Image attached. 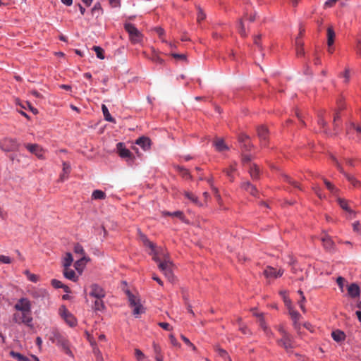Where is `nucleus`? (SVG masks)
Instances as JSON below:
<instances>
[{"instance_id":"f3484780","label":"nucleus","mask_w":361,"mask_h":361,"mask_svg":"<svg viewBox=\"0 0 361 361\" xmlns=\"http://www.w3.org/2000/svg\"><path fill=\"white\" fill-rule=\"evenodd\" d=\"M360 289L359 286L353 283L348 286V294L350 298H355L360 295Z\"/></svg>"},{"instance_id":"3c124183","label":"nucleus","mask_w":361,"mask_h":361,"mask_svg":"<svg viewBox=\"0 0 361 361\" xmlns=\"http://www.w3.org/2000/svg\"><path fill=\"white\" fill-rule=\"evenodd\" d=\"M74 252H75V254L81 255L82 257V256H85V250H84L82 246L81 245L78 244V243L75 245V246H74Z\"/></svg>"},{"instance_id":"e433bc0d","label":"nucleus","mask_w":361,"mask_h":361,"mask_svg":"<svg viewBox=\"0 0 361 361\" xmlns=\"http://www.w3.org/2000/svg\"><path fill=\"white\" fill-rule=\"evenodd\" d=\"M236 171L235 164L233 165H231L228 169L224 170V172L226 174V176L230 178L231 181L234 180V176H233V173Z\"/></svg>"},{"instance_id":"72a5a7b5","label":"nucleus","mask_w":361,"mask_h":361,"mask_svg":"<svg viewBox=\"0 0 361 361\" xmlns=\"http://www.w3.org/2000/svg\"><path fill=\"white\" fill-rule=\"evenodd\" d=\"M51 285L56 288H63L64 291L66 293L69 292V288L67 286H64L61 281L57 279L51 280Z\"/></svg>"},{"instance_id":"a211bd4d","label":"nucleus","mask_w":361,"mask_h":361,"mask_svg":"<svg viewBox=\"0 0 361 361\" xmlns=\"http://www.w3.org/2000/svg\"><path fill=\"white\" fill-rule=\"evenodd\" d=\"M324 247L329 251L334 250V243L329 235L325 234L321 238Z\"/></svg>"},{"instance_id":"a19ab883","label":"nucleus","mask_w":361,"mask_h":361,"mask_svg":"<svg viewBox=\"0 0 361 361\" xmlns=\"http://www.w3.org/2000/svg\"><path fill=\"white\" fill-rule=\"evenodd\" d=\"M92 49L95 51L97 57L99 59H104L105 58L104 56V50L99 47V46H94L92 47Z\"/></svg>"},{"instance_id":"c85d7f7f","label":"nucleus","mask_w":361,"mask_h":361,"mask_svg":"<svg viewBox=\"0 0 361 361\" xmlns=\"http://www.w3.org/2000/svg\"><path fill=\"white\" fill-rule=\"evenodd\" d=\"M331 336H332L333 339L336 342H341L342 341H344L345 338V334L342 331H340V330L334 331L331 333Z\"/></svg>"},{"instance_id":"4c0bfd02","label":"nucleus","mask_w":361,"mask_h":361,"mask_svg":"<svg viewBox=\"0 0 361 361\" xmlns=\"http://www.w3.org/2000/svg\"><path fill=\"white\" fill-rule=\"evenodd\" d=\"M337 202H338V204L340 205V207L343 209H344L345 211L349 212L350 214H351L353 212V211L348 207V202H347V201L345 199H342V198L338 197L337 198Z\"/></svg>"},{"instance_id":"6ab92c4d","label":"nucleus","mask_w":361,"mask_h":361,"mask_svg":"<svg viewBox=\"0 0 361 361\" xmlns=\"http://www.w3.org/2000/svg\"><path fill=\"white\" fill-rule=\"evenodd\" d=\"M135 144L140 146L145 151L148 150L151 146V140L147 137H140L135 141Z\"/></svg>"},{"instance_id":"7c9ffc66","label":"nucleus","mask_w":361,"mask_h":361,"mask_svg":"<svg viewBox=\"0 0 361 361\" xmlns=\"http://www.w3.org/2000/svg\"><path fill=\"white\" fill-rule=\"evenodd\" d=\"M102 111L104 117V119L109 122L116 123L115 119L111 116L107 106L105 104L102 105Z\"/></svg>"},{"instance_id":"4468645a","label":"nucleus","mask_w":361,"mask_h":361,"mask_svg":"<svg viewBox=\"0 0 361 361\" xmlns=\"http://www.w3.org/2000/svg\"><path fill=\"white\" fill-rule=\"evenodd\" d=\"M116 149H117L118 155L121 158H131L132 153L128 149H127L125 147L124 143L118 142L116 145Z\"/></svg>"},{"instance_id":"a18cd8bd","label":"nucleus","mask_w":361,"mask_h":361,"mask_svg":"<svg viewBox=\"0 0 361 361\" xmlns=\"http://www.w3.org/2000/svg\"><path fill=\"white\" fill-rule=\"evenodd\" d=\"M340 76L343 78V82L347 84L350 81V69L346 68L344 71L343 73H341L340 74Z\"/></svg>"},{"instance_id":"cd10ccee","label":"nucleus","mask_w":361,"mask_h":361,"mask_svg":"<svg viewBox=\"0 0 361 361\" xmlns=\"http://www.w3.org/2000/svg\"><path fill=\"white\" fill-rule=\"evenodd\" d=\"M322 178L324 180V183L326 187V188L330 191V192L333 195L336 196L338 193L339 190L330 181H329L327 179L322 177Z\"/></svg>"},{"instance_id":"b1692460","label":"nucleus","mask_w":361,"mask_h":361,"mask_svg":"<svg viewBox=\"0 0 361 361\" xmlns=\"http://www.w3.org/2000/svg\"><path fill=\"white\" fill-rule=\"evenodd\" d=\"M71 165L67 162L63 163V171L60 176V180L61 181H64L68 177L69 173H71Z\"/></svg>"},{"instance_id":"f257e3e1","label":"nucleus","mask_w":361,"mask_h":361,"mask_svg":"<svg viewBox=\"0 0 361 361\" xmlns=\"http://www.w3.org/2000/svg\"><path fill=\"white\" fill-rule=\"evenodd\" d=\"M15 310L21 312V314H15L14 320L17 323L30 325L32 321L31 317V302L27 298H21L14 305Z\"/></svg>"},{"instance_id":"a878e982","label":"nucleus","mask_w":361,"mask_h":361,"mask_svg":"<svg viewBox=\"0 0 361 361\" xmlns=\"http://www.w3.org/2000/svg\"><path fill=\"white\" fill-rule=\"evenodd\" d=\"M89 261L90 258L88 257L82 256L80 259H79L75 262V268L78 271H82L85 264Z\"/></svg>"},{"instance_id":"ddd939ff","label":"nucleus","mask_w":361,"mask_h":361,"mask_svg":"<svg viewBox=\"0 0 361 361\" xmlns=\"http://www.w3.org/2000/svg\"><path fill=\"white\" fill-rule=\"evenodd\" d=\"M90 295L97 299H102L105 296V292L102 287L97 284H92L90 286Z\"/></svg>"},{"instance_id":"6e6d98bb","label":"nucleus","mask_w":361,"mask_h":361,"mask_svg":"<svg viewBox=\"0 0 361 361\" xmlns=\"http://www.w3.org/2000/svg\"><path fill=\"white\" fill-rule=\"evenodd\" d=\"M180 338L186 345H188L189 347L192 348V350H196V347L190 342V341L188 338H186L183 335H181Z\"/></svg>"},{"instance_id":"338daca9","label":"nucleus","mask_w":361,"mask_h":361,"mask_svg":"<svg viewBox=\"0 0 361 361\" xmlns=\"http://www.w3.org/2000/svg\"><path fill=\"white\" fill-rule=\"evenodd\" d=\"M170 341L171 344L174 346H180L179 343L177 341L176 338L174 337L173 335L171 334L169 336Z\"/></svg>"},{"instance_id":"ea45409f","label":"nucleus","mask_w":361,"mask_h":361,"mask_svg":"<svg viewBox=\"0 0 361 361\" xmlns=\"http://www.w3.org/2000/svg\"><path fill=\"white\" fill-rule=\"evenodd\" d=\"M135 355L137 361H149L140 349L135 350Z\"/></svg>"},{"instance_id":"5701e85b","label":"nucleus","mask_w":361,"mask_h":361,"mask_svg":"<svg viewBox=\"0 0 361 361\" xmlns=\"http://www.w3.org/2000/svg\"><path fill=\"white\" fill-rule=\"evenodd\" d=\"M289 314L290 315L291 319L293 321L294 327L298 329L299 328L300 324H298V321L300 318V314L297 311L294 310L293 307H290Z\"/></svg>"},{"instance_id":"20e7f679","label":"nucleus","mask_w":361,"mask_h":361,"mask_svg":"<svg viewBox=\"0 0 361 361\" xmlns=\"http://www.w3.org/2000/svg\"><path fill=\"white\" fill-rule=\"evenodd\" d=\"M126 293L128 298L130 305L133 308V315L138 317L140 314L144 313L145 309L140 303V299L131 293L129 290H127Z\"/></svg>"},{"instance_id":"49530a36","label":"nucleus","mask_w":361,"mask_h":361,"mask_svg":"<svg viewBox=\"0 0 361 361\" xmlns=\"http://www.w3.org/2000/svg\"><path fill=\"white\" fill-rule=\"evenodd\" d=\"M216 351L217 352V353H218V355L219 356H221L223 358H224L226 361H231L230 357L228 355L227 352L225 350H224L222 348H220L219 347H216Z\"/></svg>"},{"instance_id":"bb28decb","label":"nucleus","mask_w":361,"mask_h":361,"mask_svg":"<svg viewBox=\"0 0 361 361\" xmlns=\"http://www.w3.org/2000/svg\"><path fill=\"white\" fill-rule=\"evenodd\" d=\"M63 275L66 279L71 281H76L78 280V276H76L75 271L71 269L69 267L64 268Z\"/></svg>"},{"instance_id":"0e129e2a","label":"nucleus","mask_w":361,"mask_h":361,"mask_svg":"<svg viewBox=\"0 0 361 361\" xmlns=\"http://www.w3.org/2000/svg\"><path fill=\"white\" fill-rule=\"evenodd\" d=\"M276 329H277V330L279 331V332L281 334V336H283V335H286V334H288V333L286 331V329H285L284 326H283V325H281H281L277 326H276Z\"/></svg>"},{"instance_id":"864d4df0","label":"nucleus","mask_w":361,"mask_h":361,"mask_svg":"<svg viewBox=\"0 0 361 361\" xmlns=\"http://www.w3.org/2000/svg\"><path fill=\"white\" fill-rule=\"evenodd\" d=\"M211 189L214 192L219 204H221V197L219 195L218 189L214 185V184H211Z\"/></svg>"},{"instance_id":"69168bd1","label":"nucleus","mask_w":361,"mask_h":361,"mask_svg":"<svg viewBox=\"0 0 361 361\" xmlns=\"http://www.w3.org/2000/svg\"><path fill=\"white\" fill-rule=\"evenodd\" d=\"M251 159H252V156L251 155H250V154H245L243 157L242 161H243V164H245L247 163L250 162Z\"/></svg>"},{"instance_id":"c03bdc74","label":"nucleus","mask_w":361,"mask_h":361,"mask_svg":"<svg viewBox=\"0 0 361 361\" xmlns=\"http://www.w3.org/2000/svg\"><path fill=\"white\" fill-rule=\"evenodd\" d=\"M312 189L319 199H324L326 197L325 195L322 192V189L319 185H313L312 186Z\"/></svg>"},{"instance_id":"2eb2a0df","label":"nucleus","mask_w":361,"mask_h":361,"mask_svg":"<svg viewBox=\"0 0 361 361\" xmlns=\"http://www.w3.org/2000/svg\"><path fill=\"white\" fill-rule=\"evenodd\" d=\"M332 159L334 160V161L335 162V164L337 167V169L341 172V173H343L345 176L346 177L347 180L353 185V186H357L358 185H360V182L353 176H351L350 174H347V173H345L343 171V169L341 166V164L338 163V161H337V159L332 157Z\"/></svg>"},{"instance_id":"37998d69","label":"nucleus","mask_w":361,"mask_h":361,"mask_svg":"<svg viewBox=\"0 0 361 361\" xmlns=\"http://www.w3.org/2000/svg\"><path fill=\"white\" fill-rule=\"evenodd\" d=\"M237 27H238V30L239 34L242 37H245L247 36V32H246V30H245L243 22V20L241 19L238 21V25H237Z\"/></svg>"},{"instance_id":"603ef678","label":"nucleus","mask_w":361,"mask_h":361,"mask_svg":"<svg viewBox=\"0 0 361 361\" xmlns=\"http://www.w3.org/2000/svg\"><path fill=\"white\" fill-rule=\"evenodd\" d=\"M13 262L12 259L6 255H0V263L9 264Z\"/></svg>"},{"instance_id":"052dcab7","label":"nucleus","mask_w":361,"mask_h":361,"mask_svg":"<svg viewBox=\"0 0 361 361\" xmlns=\"http://www.w3.org/2000/svg\"><path fill=\"white\" fill-rule=\"evenodd\" d=\"M239 140L241 142H244V146L247 147V145L249 144V137L245 135H242L239 137Z\"/></svg>"},{"instance_id":"f03ea898","label":"nucleus","mask_w":361,"mask_h":361,"mask_svg":"<svg viewBox=\"0 0 361 361\" xmlns=\"http://www.w3.org/2000/svg\"><path fill=\"white\" fill-rule=\"evenodd\" d=\"M33 303L39 307L45 306L49 301V295L46 289L35 288L29 290Z\"/></svg>"},{"instance_id":"680f3d73","label":"nucleus","mask_w":361,"mask_h":361,"mask_svg":"<svg viewBox=\"0 0 361 361\" xmlns=\"http://www.w3.org/2000/svg\"><path fill=\"white\" fill-rule=\"evenodd\" d=\"M197 21L200 23V21L203 20L205 18V14L202 11L201 8H198V13H197Z\"/></svg>"},{"instance_id":"dca6fc26","label":"nucleus","mask_w":361,"mask_h":361,"mask_svg":"<svg viewBox=\"0 0 361 361\" xmlns=\"http://www.w3.org/2000/svg\"><path fill=\"white\" fill-rule=\"evenodd\" d=\"M257 134L261 140V144L263 146L267 145L268 137V130L266 126H262L257 128Z\"/></svg>"},{"instance_id":"de8ad7c7","label":"nucleus","mask_w":361,"mask_h":361,"mask_svg":"<svg viewBox=\"0 0 361 361\" xmlns=\"http://www.w3.org/2000/svg\"><path fill=\"white\" fill-rule=\"evenodd\" d=\"M92 346H93V353L96 357L97 361H103V357H102V353L99 350V349L97 347L96 345L92 344Z\"/></svg>"},{"instance_id":"f8f14e48","label":"nucleus","mask_w":361,"mask_h":361,"mask_svg":"<svg viewBox=\"0 0 361 361\" xmlns=\"http://www.w3.org/2000/svg\"><path fill=\"white\" fill-rule=\"evenodd\" d=\"M278 343L283 347L286 350L293 348V337L290 334L282 336V338L278 341Z\"/></svg>"},{"instance_id":"473e14b6","label":"nucleus","mask_w":361,"mask_h":361,"mask_svg":"<svg viewBox=\"0 0 361 361\" xmlns=\"http://www.w3.org/2000/svg\"><path fill=\"white\" fill-rule=\"evenodd\" d=\"M73 261V258L72 257V255L70 252H67L63 259V266L64 267V268H68L71 265Z\"/></svg>"},{"instance_id":"6e6552de","label":"nucleus","mask_w":361,"mask_h":361,"mask_svg":"<svg viewBox=\"0 0 361 361\" xmlns=\"http://www.w3.org/2000/svg\"><path fill=\"white\" fill-rule=\"evenodd\" d=\"M0 148L4 152L15 151L18 148V143L15 139L5 138L0 142Z\"/></svg>"},{"instance_id":"58836bf2","label":"nucleus","mask_w":361,"mask_h":361,"mask_svg":"<svg viewBox=\"0 0 361 361\" xmlns=\"http://www.w3.org/2000/svg\"><path fill=\"white\" fill-rule=\"evenodd\" d=\"M10 355L12 357L17 359L18 361H31L28 357L15 351H11Z\"/></svg>"},{"instance_id":"412c9836","label":"nucleus","mask_w":361,"mask_h":361,"mask_svg":"<svg viewBox=\"0 0 361 361\" xmlns=\"http://www.w3.org/2000/svg\"><path fill=\"white\" fill-rule=\"evenodd\" d=\"M249 173L252 180H257L259 178V169L257 165L250 163L249 165Z\"/></svg>"},{"instance_id":"423d86ee","label":"nucleus","mask_w":361,"mask_h":361,"mask_svg":"<svg viewBox=\"0 0 361 361\" xmlns=\"http://www.w3.org/2000/svg\"><path fill=\"white\" fill-rule=\"evenodd\" d=\"M158 267L159 269L164 273L165 276L170 281H172L173 280V274L172 271V262L169 259H165L164 261H160L158 257Z\"/></svg>"},{"instance_id":"774afa93","label":"nucleus","mask_w":361,"mask_h":361,"mask_svg":"<svg viewBox=\"0 0 361 361\" xmlns=\"http://www.w3.org/2000/svg\"><path fill=\"white\" fill-rule=\"evenodd\" d=\"M159 326L165 330H167V331L171 330L169 324H168L166 322H160V323H159Z\"/></svg>"},{"instance_id":"09e8293b","label":"nucleus","mask_w":361,"mask_h":361,"mask_svg":"<svg viewBox=\"0 0 361 361\" xmlns=\"http://www.w3.org/2000/svg\"><path fill=\"white\" fill-rule=\"evenodd\" d=\"M104 308L105 306L102 299H97L94 302V310L96 311H103Z\"/></svg>"},{"instance_id":"f704fd0d","label":"nucleus","mask_w":361,"mask_h":361,"mask_svg":"<svg viewBox=\"0 0 361 361\" xmlns=\"http://www.w3.org/2000/svg\"><path fill=\"white\" fill-rule=\"evenodd\" d=\"M106 196L105 192L100 190H95L92 194V198L93 200H104Z\"/></svg>"},{"instance_id":"4be33fe9","label":"nucleus","mask_w":361,"mask_h":361,"mask_svg":"<svg viewBox=\"0 0 361 361\" xmlns=\"http://www.w3.org/2000/svg\"><path fill=\"white\" fill-rule=\"evenodd\" d=\"M254 314L259 319V326L262 329L267 336H269L272 335L271 331L269 329L266 322H264L261 314L254 313Z\"/></svg>"},{"instance_id":"393cba45","label":"nucleus","mask_w":361,"mask_h":361,"mask_svg":"<svg viewBox=\"0 0 361 361\" xmlns=\"http://www.w3.org/2000/svg\"><path fill=\"white\" fill-rule=\"evenodd\" d=\"M214 145L218 152H224L228 149V147L225 144L223 139H216L214 142Z\"/></svg>"},{"instance_id":"79ce46f5","label":"nucleus","mask_w":361,"mask_h":361,"mask_svg":"<svg viewBox=\"0 0 361 361\" xmlns=\"http://www.w3.org/2000/svg\"><path fill=\"white\" fill-rule=\"evenodd\" d=\"M24 274L27 276V279L33 283H37L39 280V276L36 274H32L28 270L24 271Z\"/></svg>"},{"instance_id":"c9c22d12","label":"nucleus","mask_w":361,"mask_h":361,"mask_svg":"<svg viewBox=\"0 0 361 361\" xmlns=\"http://www.w3.org/2000/svg\"><path fill=\"white\" fill-rule=\"evenodd\" d=\"M163 215L164 216H173V217H177V218L180 219L181 221H184L183 213L182 212H180V211H176V212H170L164 211V212H163Z\"/></svg>"},{"instance_id":"39448f33","label":"nucleus","mask_w":361,"mask_h":361,"mask_svg":"<svg viewBox=\"0 0 361 361\" xmlns=\"http://www.w3.org/2000/svg\"><path fill=\"white\" fill-rule=\"evenodd\" d=\"M124 28L129 35L130 40L133 44L141 42L142 39V33L135 27V26L130 23L124 24Z\"/></svg>"},{"instance_id":"aec40b11","label":"nucleus","mask_w":361,"mask_h":361,"mask_svg":"<svg viewBox=\"0 0 361 361\" xmlns=\"http://www.w3.org/2000/svg\"><path fill=\"white\" fill-rule=\"evenodd\" d=\"M241 188L244 190L248 192L252 196H256L257 195V190L250 182L249 181H243L241 183Z\"/></svg>"},{"instance_id":"5fc2aeb1","label":"nucleus","mask_w":361,"mask_h":361,"mask_svg":"<svg viewBox=\"0 0 361 361\" xmlns=\"http://www.w3.org/2000/svg\"><path fill=\"white\" fill-rule=\"evenodd\" d=\"M153 348H154V352L156 354L155 357H163V355H161V349L159 345H158L157 344L154 343Z\"/></svg>"},{"instance_id":"7ed1b4c3","label":"nucleus","mask_w":361,"mask_h":361,"mask_svg":"<svg viewBox=\"0 0 361 361\" xmlns=\"http://www.w3.org/2000/svg\"><path fill=\"white\" fill-rule=\"evenodd\" d=\"M51 340L52 343L61 348L66 354L73 357V353L69 348V342L63 335L57 331L54 332Z\"/></svg>"},{"instance_id":"13d9d810","label":"nucleus","mask_w":361,"mask_h":361,"mask_svg":"<svg viewBox=\"0 0 361 361\" xmlns=\"http://www.w3.org/2000/svg\"><path fill=\"white\" fill-rule=\"evenodd\" d=\"M344 279L341 276H339L336 279V283L341 289V292H343V288H344Z\"/></svg>"},{"instance_id":"8fccbe9b","label":"nucleus","mask_w":361,"mask_h":361,"mask_svg":"<svg viewBox=\"0 0 361 361\" xmlns=\"http://www.w3.org/2000/svg\"><path fill=\"white\" fill-rule=\"evenodd\" d=\"M102 6L99 2L96 3L93 8H92V13L93 14L97 13V15H100L102 12Z\"/></svg>"},{"instance_id":"1a4fd4ad","label":"nucleus","mask_w":361,"mask_h":361,"mask_svg":"<svg viewBox=\"0 0 361 361\" xmlns=\"http://www.w3.org/2000/svg\"><path fill=\"white\" fill-rule=\"evenodd\" d=\"M140 239L142 240L143 244L146 247H148L149 248H150V250H151L150 255H153V259L155 262H157L158 261V252L156 249L155 244L153 243L152 242H151L147 238V237L145 235H144L143 233H142L141 232H140Z\"/></svg>"},{"instance_id":"c756f323","label":"nucleus","mask_w":361,"mask_h":361,"mask_svg":"<svg viewBox=\"0 0 361 361\" xmlns=\"http://www.w3.org/2000/svg\"><path fill=\"white\" fill-rule=\"evenodd\" d=\"M184 195L186 198L190 200L192 202L195 204L196 205H198L200 207H202L203 204L199 201L197 197H196L194 194H192L190 192L185 191Z\"/></svg>"},{"instance_id":"0eeeda50","label":"nucleus","mask_w":361,"mask_h":361,"mask_svg":"<svg viewBox=\"0 0 361 361\" xmlns=\"http://www.w3.org/2000/svg\"><path fill=\"white\" fill-rule=\"evenodd\" d=\"M59 314L65 322L71 327H74L77 325L78 322L76 318L64 305H62L59 308Z\"/></svg>"},{"instance_id":"9d476101","label":"nucleus","mask_w":361,"mask_h":361,"mask_svg":"<svg viewBox=\"0 0 361 361\" xmlns=\"http://www.w3.org/2000/svg\"><path fill=\"white\" fill-rule=\"evenodd\" d=\"M263 274L267 279H276L282 276L283 270L280 269L276 271L274 267L268 266L264 270Z\"/></svg>"},{"instance_id":"bf43d9fd","label":"nucleus","mask_w":361,"mask_h":361,"mask_svg":"<svg viewBox=\"0 0 361 361\" xmlns=\"http://www.w3.org/2000/svg\"><path fill=\"white\" fill-rule=\"evenodd\" d=\"M337 1H338V0H326L324 3V6L325 8H331L335 5V4Z\"/></svg>"},{"instance_id":"2f4dec72","label":"nucleus","mask_w":361,"mask_h":361,"mask_svg":"<svg viewBox=\"0 0 361 361\" xmlns=\"http://www.w3.org/2000/svg\"><path fill=\"white\" fill-rule=\"evenodd\" d=\"M335 32L331 27L327 29V44L331 47L334 42Z\"/></svg>"},{"instance_id":"4d7b16f0","label":"nucleus","mask_w":361,"mask_h":361,"mask_svg":"<svg viewBox=\"0 0 361 361\" xmlns=\"http://www.w3.org/2000/svg\"><path fill=\"white\" fill-rule=\"evenodd\" d=\"M355 50H356L357 54L361 57V36L357 37V39Z\"/></svg>"},{"instance_id":"e2e57ef3","label":"nucleus","mask_w":361,"mask_h":361,"mask_svg":"<svg viewBox=\"0 0 361 361\" xmlns=\"http://www.w3.org/2000/svg\"><path fill=\"white\" fill-rule=\"evenodd\" d=\"M109 4L113 8H117L121 6L120 0H109Z\"/></svg>"},{"instance_id":"9b49d317","label":"nucleus","mask_w":361,"mask_h":361,"mask_svg":"<svg viewBox=\"0 0 361 361\" xmlns=\"http://www.w3.org/2000/svg\"><path fill=\"white\" fill-rule=\"evenodd\" d=\"M25 147L31 153L35 154L39 159H44V149L37 144H27L25 145Z\"/></svg>"}]
</instances>
